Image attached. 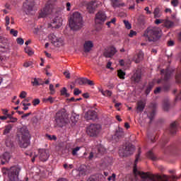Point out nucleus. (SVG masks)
<instances>
[{"label": "nucleus", "instance_id": "4", "mask_svg": "<svg viewBox=\"0 0 181 181\" xmlns=\"http://www.w3.org/2000/svg\"><path fill=\"white\" fill-rule=\"evenodd\" d=\"M69 123V113L66 110L62 109L59 110L55 115V125L59 127V128H63L64 125Z\"/></svg>", "mask_w": 181, "mask_h": 181}, {"label": "nucleus", "instance_id": "46", "mask_svg": "<svg viewBox=\"0 0 181 181\" xmlns=\"http://www.w3.org/2000/svg\"><path fill=\"white\" fill-rule=\"evenodd\" d=\"M64 168L66 170H70V169H73L74 166L72 164L68 165L67 163L64 164Z\"/></svg>", "mask_w": 181, "mask_h": 181}, {"label": "nucleus", "instance_id": "63", "mask_svg": "<svg viewBox=\"0 0 181 181\" xmlns=\"http://www.w3.org/2000/svg\"><path fill=\"white\" fill-rule=\"evenodd\" d=\"M86 84H88V86H94V82L88 78H86Z\"/></svg>", "mask_w": 181, "mask_h": 181}, {"label": "nucleus", "instance_id": "16", "mask_svg": "<svg viewBox=\"0 0 181 181\" xmlns=\"http://www.w3.org/2000/svg\"><path fill=\"white\" fill-rule=\"evenodd\" d=\"M93 47H94V43L93 42V41L87 40L83 44V49L86 53H88V52H90L91 49H93Z\"/></svg>", "mask_w": 181, "mask_h": 181}, {"label": "nucleus", "instance_id": "31", "mask_svg": "<svg viewBox=\"0 0 181 181\" xmlns=\"http://www.w3.org/2000/svg\"><path fill=\"white\" fill-rule=\"evenodd\" d=\"M113 8H117L118 6H125V4H119V1L118 0H112Z\"/></svg>", "mask_w": 181, "mask_h": 181}, {"label": "nucleus", "instance_id": "58", "mask_svg": "<svg viewBox=\"0 0 181 181\" xmlns=\"http://www.w3.org/2000/svg\"><path fill=\"white\" fill-rule=\"evenodd\" d=\"M33 105L36 106L38 105V104H40V100L39 99H34L33 101Z\"/></svg>", "mask_w": 181, "mask_h": 181}, {"label": "nucleus", "instance_id": "59", "mask_svg": "<svg viewBox=\"0 0 181 181\" xmlns=\"http://www.w3.org/2000/svg\"><path fill=\"white\" fill-rule=\"evenodd\" d=\"M136 32H135L134 30H131L129 34V37H134V36H136Z\"/></svg>", "mask_w": 181, "mask_h": 181}, {"label": "nucleus", "instance_id": "40", "mask_svg": "<svg viewBox=\"0 0 181 181\" xmlns=\"http://www.w3.org/2000/svg\"><path fill=\"white\" fill-rule=\"evenodd\" d=\"M25 52L29 56H32L33 54V51H32V49L29 48V47L25 48Z\"/></svg>", "mask_w": 181, "mask_h": 181}, {"label": "nucleus", "instance_id": "28", "mask_svg": "<svg viewBox=\"0 0 181 181\" xmlns=\"http://www.w3.org/2000/svg\"><path fill=\"white\" fill-rule=\"evenodd\" d=\"M144 59V52L142 51H139L137 54V58L136 59V63H139L141 60Z\"/></svg>", "mask_w": 181, "mask_h": 181}, {"label": "nucleus", "instance_id": "45", "mask_svg": "<svg viewBox=\"0 0 181 181\" xmlns=\"http://www.w3.org/2000/svg\"><path fill=\"white\" fill-rule=\"evenodd\" d=\"M79 175L81 176H86L87 175V170L83 168L79 169Z\"/></svg>", "mask_w": 181, "mask_h": 181}, {"label": "nucleus", "instance_id": "39", "mask_svg": "<svg viewBox=\"0 0 181 181\" xmlns=\"http://www.w3.org/2000/svg\"><path fill=\"white\" fill-rule=\"evenodd\" d=\"M8 118H9L10 121L9 122H17L18 118L12 117L11 115H7Z\"/></svg>", "mask_w": 181, "mask_h": 181}, {"label": "nucleus", "instance_id": "21", "mask_svg": "<svg viewBox=\"0 0 181 181\" xmlns=\"http://www.w3.org/2000/svg\"><path fill=\"white\" fill-rule=\"evenodd\" d=\"M132 81H134V83H139V81H141V71H136L132 76Z\"/></svg>", "mask_w": 181, "mask_h": 181}, {"label": "nucleus", "instance_id": "37", "mask_svg": "<svg viewBox=\"0 0 181 181\" xmlns=\"http://www.w3.org/2000/svg\"><path fill=\"white\" fill-rule=\"evenodd\" d=\"M117 76L119 77V78H125V72H124V71L119 69L117 71Z\"/></svg>", "mask_w": 181, "mask_h": 181}, {"label": "nucleus", "instance_id": "44", "mask_svg": "<svg viewBox=\"0 0 181 181\" xmlns=\"http://www.w3.org/2000/svg\"><path fill=\"white\" fill-rule=\"evenodd\" d=\"M49 90L51 95H53L56 93V90H54V86H53V84H49Z\"/></svg>", "mask_w": 181, "mask_h": 181}, {"label": "nucleus", "instance_id": "10", "mask_svg": "<svg viewBox=\"0 0 181 181\" xmlns=\"http://www.w3.org/2000/svg\"><path fill=\"white\" fill-rule=\"evenodd\" d=\"M107 21V14L103 11H100L95 14V22L97 25H103Z\"/></svg>", "mask_w": 181, "mask_h": 181}, {"label": "nucleus", "instance_id": "30", "mask_svg": "<svg viewBox=\"0 0 181 181\" xmlns=\"http://www.w3.org/2000/svg\"><path fill=\"white\" fill-rule=\"evenodd\" d=\"M11 131H12V125L8 124V125L6 126L5 129L4 130V135H7V134H9V132H11Z\"/></svg>", "mask_w": 181, "mask_h": 181}, {"label": "nucleus", "instance_id": "14", "mask_svg": "<svg viewBox=\"0 0 181 181\" xmlns=\"http://www.w3.org/2000/svg\"><path fill=\"white\" fill-rule=\"evenodd\" d=\"M86 10L89 13H94L95 11V1H90L86 4Z\"/></svg>", "mask_w": 181, "mask_h": 181}, {"label": "nucleus", "instance_id": "19", "mask_svg": "<svg viewBox=\"0 0 181 181\" xmlns=\"http://www.w3.org/2000/svg\"><path fill=\"white\" fill-rule=\"evenodd\" d=\"M153 86H155L153 82H149L148 83L144 85V90L147 95L149 94V93H151L152 88H153Z\"/></svg>", "mask_w": 181, "mask_h": 181}, {"label": "nucleus", "instance_id": "25", "mask_svg": "<svg viewBox=\"0 0 181 181\" xmlns=\"http://www.w3.org/2000/svg\"><path fill=\"white\" fill-rule=\"evenodd\" d=\"M154 18L156 19L158 18H160L162 16V11H160V8H156L153 11Z\"/></svg>", "mask_w": 181, "mask_h": 181}, {"label": "nucleus", "instance_id": "51", "mask_svg": "<svg viewBox=\"0 0 181 181\" xmlns=\"http://www.w3.org/2000/svg\"><path fill=\"white\" fill-rule=\"evenodd\" d=\"M171 5L174 7L177 6V5H179V0H172Z\"/></svg>", "mask_w": 181, "mask_h": 181}, {"label": "nucleus", "instance_id": "35", "mask_svg": "<svg viewBox=\"0 0 181 181\" xmlns=\"http://www.w3.org/2000/svg\"><path fill=\"white\" fill-rule=\"evenodd\" d=\"M86 81H87V78H81L76 81V82L78 83L80 86H83V84H86Z\"/></svg>", "mask_w": 181, "mask_h": 181}, {"label": "nucleus", "instance_id": "53", "mask_svg": "<svg viewBox=\"0 0 181 181\" xmlns=\"http://www.w3.org/2000/svg\"><path fill=\"white\" fill-rule=\"evenodd\" d=\"M96 180H97V176L92 175V176L89 177L86 181H96Z\"/></svg>", "mask_w": 181, "mask_h": 181}, {"label": "nucleus", "instance_id": "33", "mask_svg": "<svg viewBox=\"0 0 181 181\" xmlns=\"http://www.w3.org/2000/svg\"><path fill=\"white\" fill-rule=\"evenodd\" d=\"M163 108L164 111H169V108H170V105H169L168 101L163 102Z\"/></svg>", "mask_w": 181, "mask_h": 181}, {"label": "nucleus", "instance_id": "56", "mask_svg": "<svg viewBox=\"0 0 181 181\" xmlns=\"http://www.w3.org/2000/svg\"><path fill=\"white\" fill-rule=\"evenodd\" d=\"M74 95H78L81 94V90H80L78 88H75L74 91Z\"/></svg>", "mask_w": 181, "mask_h": 181}, {"label": "nucleus", "instance_id": "12", "mask_svg": "<svg viewBox=\"0 0 181 181\" xmlns=\"http://www.w3.org/2000/svg\"><path fill=\"white\" fill-rule=\"evenodd\" d=\"M39 159L42 162H46L49 159L50 154L49 153V150L40 149L38 150Z\"/></svg>", "mask_w": 181, "mask_h": 181}, {"label": "nucleus", "instance_id": "38", "mask_svg": "<svg viewBox=\"0 0 181 181\" xmlns=\"http://www.w3.org/2000/svg\"><path fill=\"white\" fill-rule=\"evenodd\" d=\"M80 149H81V147H80V146H77V147L73 148L72 149V155H73V156H76L77 152H78V151H80Z\"/></svg>", "mask_w": 181, "mask_h": 181}, {"label": "nucleus", "instance_id": "32", "mask_svg": "<svg viewBox=\"0 0 181 181\" xmlns=\"http://www.w3.org/2000/svg\"><path fill=\"white\" fill-rule=\"evenodd\" d=\"M173 25H174L173 22H172V21H170L169 20H165L164 21V25L163 26L165 28H172L173 26Z\"/></svg>", "mask_w": 181, "mask_h": 181}, {"label": "nucleus", "instance_id": "15", "mask_svg": "<svg viewBox=\"0 0 181 181\" xmlns=\"http://www.w3.org/2000/svg\"><path fill=\"white\" fill-rule=\"evenodd\" d=\"M117 53V49L114 47H110L107 50L104 52L105 57H112Z\"/></svg>", "mask_w": 181, "mask_h": 181}, {"label": "nucleus", "instance_id": "52", "mask_svg": "<svg viewBox=\"0 0 181 181\" xmlns=\"http://www.w3.org/2000/svg\"><path fill=\"white\" fill-rule=\"evenodd\" d=\"M10 33H11V35H13V36H14L15 37H16V36H18V30H15L13 29H11L10 30Z\"/></svg>", "mask_w": 181, "mask_h": 181}, {"label": "nucleus", "instance_id": "7", "mask_svg": "<svg viewBox=\"0 0 181 181\" xmlns=\"http://www.w3.org/2000/svg\"><path fill=\"white\" fill-rule=\"evenodd\" d=\"M21 168L18 165L11 167L8 170V177L11 181H19Z\"/></svg>", "mask_w": 181, "mask_h": 181}, {"label": "nucleus", "instance_id": "29", "mask_svg": "<svg viewBox=\"0 0 181 181\" xmlns=\"http://www.w3.org/2000/svg\"><path fill=\"white\" fill-rule=\"evenodd\" d=\"M101 94L104 95V97H111L112 95V92L111 90H100Z\"/></svg>", "mask_w": 181, "mask_h": 181}, {"label": "nucleus", "instance_id": "24", "mask_svg": "<svg viewBox=\"0 0 181 181\" xmlns=\"http://www.w3.org/2000/svg\"><path fill=\"white\" fill-rule=\"evenodd\" d=\"M145 108V103H144V102L142 101H139L137 103V112H142V111H144V109Z\"/></svg>", "mask_w": 181, "mask_h": 181}, {"label": "nucleus", "instance_id": "5", "mask_svg": "<svg viewBox=\"0 0 181 181\" xmlns=\"http://www.w3.org/2000/svg\"><path fill=\"white\" fill-rule=\"evenodd\" d=\"M63 25V14L62 12H57L51 18V26L59 29Z\"/></svg>", "mask_w": 181, "mask_h": 181}, {"label": "nucleus", "instance_id": "23", "mask_svg": "<svg viewBox=\"0 0 181 181\" xmlns=\"http://www.w3.org/2000/svg\"><path fill=\"white\" fill-rule=\"evenodd\" d=\"M27 156H30L31 158L32 162H35L36 158H37V155H36V151H28L25 153Z\"/></svg>", "mask_w": 181, "mask_h": 181}, {"label": "nucleus", "instance_id": "2", "mask_svg": "<svg viewBox=\"0 0 181 181\" xmlns=\"http://www.w3.org/2000/svg\"><path fill=\"white\" fill-rule=\"evenodd\" d=\"M69 27L71 30H78L83 28V17L80 13L77 11L73 13L69 19Z\"/></svg>", "mask_w": 181, "mask_h": 181}, {"label": "nucleus", "instance_id": "26", "mask_svg": "<svg viewBox=\"0 0 181 181\" xmlns=\"http://www.w3.org/2000/svg\"><path fill=\"white\" fill-rule=\"evenodd\" d=\"M97 149H98V153H100L101 155H103V153H105V152H107V149H105V148H104V146L99 144L97 146Z\"/></svg>", "mask_w": 181, "mask_h": 181}, {"label": "nucleus", "instance_id": "61", "mask_svg": "<svg viewBox=\"0 0 181 181\" xmlns=\"http://www.w3.org/2000/svg\"><path fill=\"white\" fill-rule=\"evenodd\" d=\"M30 66H32V62H27L23 64L24 67H30Z\"/></svg>", "mask_w": 181, "mask_h": 181}, {"label": "nucleus", "instance_id": "18", "mask_svg": "<svg viewBox=\"0 0 181 181\" xmlns=\"http://www.w3.org/2000/svg\"><path fill=\"white\" fill-rule=\"evenodd\" d=\"M160 73H161L162 77H164V80H168V78H170V75L172 74V71H170V69L168 68L165 70L162 69L160 71Z\"/></svg>", "mask_w": 181, "mask_h": 181}, {"label": "nucleus", "instance_id": "17", "mask_svg": "<svg viewBox=\"0 0 181 181\" xmlns=\"http://www.w3.org/2000/svg\"><path fill=\"white\" fill-rule=\"evenodd\" d=\"M124 136V129L118 127L117 129H116L115 135L112 136L113 139H119V138H122Z\"/></svg>", "mask_w": 181, "mask_h": 181}, {"label": "nucleus", "instance_id": "41", "mask_svg": "<svg viewBox=\"0 0 181 181\" xmlns=\"http://www.w3.org/2000/svg\"><path fill=\"white\" fill-rule=\"evenodd\" d=\"M6 145L8 148H12V146H13V143L8 139L6 141Z\"/></svg>", "mask_w": 181, "mask_h": 181}, {"label": "nucleus", "instance_id": "55", "mask_svg": "<svg viewBox=\"0 0 181 181\" xmlns=\"http://www.w3.org/2000/svg\"><path fill=\"white\" fill-rule=\"evenodd\" d=\"M148 118L152 121L153 117H155V111L151 112L150 114L148 115Z\"/></svg>", "mask_w": 181, "mask_h": 181}, {"label": "nucleus", "instance_id": "49", "mask_svg": "<svg viewBox=\"0 0 181 181\" xmlns=\"http://www.w3.org/2000/svg\"><path fill=\"white\" fill-rule=\"evenodd\" d=\"M33 86H40V83H39V79L35 78L33 81H32Z\"/></svg>", "mask_w": 181, "mask_h": 181}, {"label": "nucleus", "instance_id": "48", "mask_svg": "<svg viewBox=\"0 0 181 181\" xmlns=\"http://www.w3.org/2000/svg\"><path fill=\"white\" fill-rule=\"evenodd\" d=\"M46 136L50 141H56V139H57V137H56V136H54V135L52 136V135L47 134Z\"/></svg>", "mask_w": 181, "mask_h": 181}, {"label": "nucleus", "instance_id": "20", "mask_svg": "<svg viewBox=\"0 0 181 181\" xmlns=\"http://www.w3.org/2000/svg\"><path fill=\"white\" fill-rule=\"evenodd\" d=\"M1 163L2 165H5L6 162H9V159H11V153L5 152L1 156Z\"/></svg>", "mask_w": 181, "mask_h": 181}, {"label": "nucleus", "instance_id": "9", "mask_svg": "<svg viewBox=\"0 0 181 181\" xmlns=\"http://www.w3.org/2000/svg\"><path fill=\"white\" fill-rule=\"evenodd\" d=\"M101 132V125L93 124L87 129V134L89 136H97Z\"/></svg>", "mask_w": 181, "mask_h": 181}, {"label": "nucleus", "instance_id": "34", "mask_svg": "<svg viewBox=\"0 0 181 181\" xmlns=\"http://www.w3.org/2000/svg\"><path fill=\"white\" fill-rule=\"evenodd\" d=\"M170 179L172 180H175V179H177V177L175 175H171L170 177H169L168 175H164L163 176V180L165 181H169V180H170Z\"/></svg>", "mask_w": 181, "mask_h": 181}, {"label": "nucleus", "instance_id": "62", "mask_svg": "<svg viewBox=\"0 0 181 181\" xmlns=\"http://www.w3.org/2000/svg\"><path fill=\"white\" fill-rule=\"evenodd\" d=\"M17 43L18 45H23L24 41L23 38H17Z\"/></svg>", "mask_w": 181, "mask_h": 181}, {"label": "nucleus", "instance_id": "22", "mask_svg": "<svg viewBox=\"0 0 181 181\" xmlns=\"http://www.w3.org/2000/svg\"><path fill=\"white\" fill-rule=\"evenodd\" d=\"M48 13H50L49 6H46L40 13L39 18H46Z\"/></svg>", "mask_w": 181, "mask_h": 181}, {"label": "nucleus", "instance_id": "64", "mask_svg": "<svg viewBox=\"0 0 181 181\" xmlns=\"http://www.w3.org/2000/svg\"><path fill=\"white\" fill-rule=\"evenodd\" d=\"M64 74L66 78H70V72L69 71H66L64 72Z\"/></svg>", "mask_w": 181, "mask_h": 181}, {"label": "nucleus", "instance_id": "8", "mask_svg": "<svg viewBox=\"0 0 181 181\" xmlns=\"http://www.w3.org/2000/svg\"><path fill=\"white\" fill-rule=\"evenodd\" d=\"M48 39L53 43L56 47H60L64 45V39L56 35L54 33H51L48 35Z\"/></svg>", "mask_w": 181, "mask_h": 181}, {"label": "nucleus", "instance_id": "57", "mask_svg": "<svg viewBox=\"0 0 181 181\" xmlns=\"http://www.w3.org/2000/svg\"><path fill=\"white\" fill-rule=\"evenodd\" d=\"M163 22H165L163 19H156L155 21L156 25H160V23H163Z\"/></svg>", "mask_w": 181, "mask_h": 181}, {"label": "nucleus", "instance_id": "3", "mask_svg": "<svg viewBox=\"0 0 181 181\" xmlns=\"http://www.w3.org/2000/svg\"><path fill=\"white\" fill-rule=\"evenodd\" d=\"M144 37H147L148 42H156L160 39V30L156 27L148 28L144 34Z\"/></svg>", "mask_w": 181, "mask_h": 181}, {"label": "nucleus", "instance_id": "1", "mask_svg": "<svg viewBox=\"0 0 181 181\" xmlns=\"http://www.w3.org/2000/svg\"><path fill=\"white\" fill-rule=\"evenodd\" d=\"M17 136L21 148H28L30 145V134H29L28 127H23L20 128Z\"/></svg>", "mask_w": 181, "mask_h": 181}, {"label": "nucleus", "instance_id": "11", "mask_svg": "<svg viewBox=\"0 0 181 181\" xmlns=\"http://www.w3.org/2000/svg\"><path fill=\"white\" fill-rule=\"evenodd\" d=\"M33 6H35V1L33 0H26L23 4V10L27 15L33 11Z\"/></svg>", "mask_w": 181, "mask_h": 181}, {"label": "nucleus", "instance_id": "42", "mask_svg": "<svg viewBox=\"0 0 181 181\" xmlns=\"http://www.w3.org/2000/svg\"><path fill=\"white\" fill-rule=\"evenodd\" d=\"M44 101H45V103H50V104H53V103H54V98L52 96L48 97L47 98L45 99Z\"/></svg>", "mask_w": 181, "mask_h": 181}, {"label": "nucleus", "instance_id": "47", "mask_svg": "<svg viewBox=\"0 0 181 181\" xmlns=\"http://www.w3.org/2000/svg\"><path fill=\"white\" fill-rule=\"evenodd\" d=\"M124 23L126 29H131L132 28L131 23H129L128 21H124Z\"/></svg>", "mask_w": 181, "mask_h": 181}, {"label": "nucleus", "instance_id": "43", "mask_svg": "<svg viewBox=\"0 0 181 181\" xmlns=\"http://www.w3.org/2000/svg\"><path fill=\"white\" fill-rule=\"evenodd\" d=\"M61 94L62 95H66V97H69V95H70L69 93H67V89L66 88H63L61 90Z\"/></svg>", "mask_w": 181, "mask_h": 181}, {"label": "nucleus", "instance_id": "36", "mask_svg": "<svg viewBox=\"0 0 181 181\" xmlns=\"http://www.w3.org/2000/svg\"><path fill=\"white\" fill-rule=\"evenodd\" d=\"M146 155L147 158H149L152 160H156V157H155V155H153V153H152V151H148Z\"/></svg>", "mask_w": 181, "mask_h": 181}, {"label": "nucleus", "instance_id": "27", "mask_svg": "<svg viewBox=\"0 0 181 181\" xmlns=\"http://www.w3.org/2000/svg\"><path fill=\"white\" fill-rule=\"evenodd\" d=\"M177 127V122H173L170 124V132L172 134H176V128Z\"/></svg>", "mask_w": 181, "mask_h": 181}, {"label": "nucleus", "instance_id": "50", "mask_svg": "<svg viewBox=\"0 0 181 181\" xmlns=\"http://www.w3.org/2000/svg\"><path fill=\"white\" fill-rule=\"evenodd\" d=\"M115 177H117V175L115 173H113L111 176H109L107 177V180L109 181H115Z\"/></svg>", "mask_w": 181, "mask_h": 181}, {"label": "nucleus", "instance_id": "60", "mask_svg": "<svg viewBox=\"0 0 181 181\" xmlns=\"http://www.w3.org/2000/svg\"><path fill=\"white\" fill-rule=\"evenodd\" d=\"M175 78L177 83H181V74H177Z\"/></svg>", "mask_w": 181, "mask_h": 181}, {"label": "nucleus", "instance_id": "13", "mask_svg": "<svg viewBox=\"0 0 181 181\" xmlns=\"http://www.w3.org/2000/svg\"><path fill=\"white\" fill-rule=\"evenodd\" d=\"M83 117L85 119L88 120L97 119V113L94 110H88L86 112H85Z\"/></svg>", "mask_w": 181, "mask_h": 181}, {"label": "nucleus", "instance_id": "6", "mask_svg": "<svg viewBox=\"0 0 181 181\" xmlns=\"http://www.w3.org/2000/svg\"><path fill=\"white\" fill-rule=\"evenodd\" d=\"M135 151V146L129 144L122 147H120L119 149V153L121 156H129L132 155Z\"/></svg>", "mask_w": 181, "mask_h": 181}, {"label": "nucleus", "instance_id": "54", "mask_svg": "<svg viewBox=\"0 0 181 181\" xmlns=\"http://www.w3.org/2000/svg\"><path fill=\"white\" fill-rule=\"evenodd\" d=\"M26 95H28V93L26 91H22L20 94V98H26Z\"/></svg>", "mask_w": 181, "mask_h": 181}]
</instances>
